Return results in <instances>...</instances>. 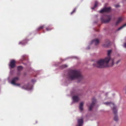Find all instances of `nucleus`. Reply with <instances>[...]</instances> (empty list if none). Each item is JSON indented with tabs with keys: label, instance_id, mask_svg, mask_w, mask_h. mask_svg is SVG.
Returning <instances> with one entry per match:
<instances>
[{
	"label": "nucleus",
	"instance_id": "obj_27",
	"mask_svg": "<svg viewBox=\"0 0 126 126\" xmlns=\"http://www.w3.org/2000/svg\"><path fill=\"white\" fill-rule=\"evenodd\" d=\"M115 6L117 8L119 7L120 6L119 5H115Z\"/></svg>",
	"mask_w": 126,
	"mask_h": 126
},
{
	"label": "nucleus",
	"instance_id": "obj_9",
	"mask_svg": "<svg viewBox=\"0 0 126 126\" xmlns=\"http://www.w3.org/2000/svg\"><path fill=\"white\" fill-rule=\"evenodd\" d=\"M111 52V50H109L108 51V58H110V61H111V66H112L114 64V59H110V54Z\"/></svg>",
	"mask_w": 126,
	"mask_h": 126
},
{
	"label": "nucleus",
	"instance_id": "obj_18",
	"mask_svg": "<svg viewBox=\"0 0 126 126\" xmlns=\"http://www.w3.org/2000/svg\"><path fill=\"white\" fill-rule=\"evenodd\" d=\"M126 26V23L124 24L122 26L119 28L117 29V31H118L123 28L124 27Z\"/></svg>",
	"mask_w": 126,
	"mask_h": 126
},
{
	"label": "nucleus",
	"instance_id": "obj_19",
	"mask_svg": "<svg viewBox=\"0 0 126 126\" xmlns=\"http://www.w3.org/2000/svg\"><path fill=\"white\" fill-rule=\"evenodd\" d=\"M67 67V65L66 64L62 65L60 67V68L61 69H63Z\"/></svg>",
	"mask_w": 126,
	"mask_h": 126
},
{
	"label": "nucleus",
	"instance_id": "obj_16",
	"mask_svg": "<svg viewBox=\"0 0 126 126\" xmlns=\"http://www.w3.org/2000/svg\"><path fill=\"white\" fill-rule=\"evenodd\" d=\"M122 20V18L121 17H119L116 23V25H117Z\"/></svg>",
	"mask_w": 126,
	"mask_h": 126
},
{
	"label": "nucleus",
	"instance_id": "obj_14",
	"mask_svg": "<svg viewBox=\"0 0 126 126\" xmlns=\"http://www.w3.org/2000/svg\"><path fill=\"white\" fill-rule=\"evenodd\" d=\"M84 104V102H81L79 105V109L80 111H81L83 110V106Z\"/></svg>",
	"mask_w": 126,
	"mask_h": 126
},
{
	"label": "nucleus",
	"instance_id": "obj_28",
	"mask_svg": "<svg viewBox=\"0 0 126 126\" xmlns=\"http://www.w3.org/2000/svg\"><path fill=\"white\" fill-rule=\"evenodd\" d=\"M120 61V60L118 61L116 63V64H117Z\"/></svg>",
	"mask_w": 126,
	"mask_h": 126
},
{
	"label": "nucleus",
	"instance_id": "obj_33",
	"mask_svg": "<svg viewBox=\"0 0 126 126\" xmlns=\"http://www.w3.org/2000/svg\"><path fill=\"white\" fill-rule=\"evenodd\" d=\"M87 106H88V104H87Z\"/></svg>",
	"mask_w": 126,
	"mask_h": 126
},
{
	"label": "nucleus",
	"instance_id": "obj_7",
	"mask_svg": "<svg viewBox=\"0 0 126 126\" xmlns=\"http://www.w3.org/2000/svg\"><path fill=\"white\" fill-rule=\"evenodd\" d=\"M15 62L14 60H12L10 61V63L9 64V68L10 69L13 68L16 66Z\"/></svg>",
	"mask_w": 126,
	"mask_h": 126
},
{
	"label": "nucleus",
	"instance_id": "obj_22",
	"mask_svg": "<svg viewBox=\"0 0 126 126\" xmlns=\"http://www.w3.org/2000/svg\"><path fill=\"white\" fill-rule=\"evenodd\" d=\"M76 8H75L73 10V11L71 12V14L72 15V14L73 13H74V12H75V11H76Z\"/></svg>",
	"mask_w": 126,
	"mask_h": 126
},
{
	"label": "nucleus",
	"instance_id": "obj_25",
	"mask_svg": "<svg viewBox=\"0 0 126 126\" xmlns=\"http://www.w3.org/2000/svg\"><path fill=\"white\" fill-rule=\"evenodd\" d=\"M36 81V80L34 79H32V83H34V82H35Z\"/></svg>",
	"mask_w": 126,
	"mask_h": 126
},
{
	"label": "nucleus",
	"instance_id": "obj_2",
	"mask_svg": "<svg viewBox=\"0 0 126 126\" xmlns=\"http://www.w3.org/2000/svg\"><path fill=\"white\" fill-rule=\"evenodd\" d=\"M109 61L110 58L106 57L104 59L98 60L97 61L96 64H93V65L99 68H103L108 66L107 63Z\"/></svg>",
	"mask_w": 126,
	"mask_h": 126
},
{
	"label": "nucleus",
	"instance_id": "obj_30",
	"mask_svg": "<svg viewBox=\"0 0 126 126\" xmlns=\"http://www.w3.org/2000/svg\"><path fill=\"white\" fill-rule=\"evenodd\" d=\"M24 58H22V60H24Z\"/></svg>",
	"mask_w": 126,
	"mask_h": 126
},
{
	"label": "nucleus",
	"instance_id": "obj_23",
	"mask_svg": "<svg viewBox=\"0 0 126 126\" xmlns=\"http://www.w3.org/2000/svg\"><path fill=\"white\" fill-rule=\"evenodd\" d=\"M52 28H49L48 27H47L46 28V30L47 31H50Z\"/></svg>",
	"mask_w": 126,
	"mask_h": 126
},
{
	"label": "nucleus",
	"instance_id": "obj_32",
	"mask_svg": "<svg viewBox=\"0 0 126 126\" xmlns=\"http://www.w3.org/2000/svg\"><path fill=\"white\" fill-rule=\"evenodd\" d=\"M96 16H97V15H96Z\"/></svg>",
	"mask_w": 126,
	"mask_h": 126
},
{
	"label": "nucleus",
	"instance_id": "obj_11",
	"mask_svg": "<svg viewBox=\"0 0 126 126\" xmlns=\"http://www.w3.org/2000/svg\"><path fill=\"white\" fill-rule=\"evenodd\" d=\"M78 125L76 126H82L83 123V119L82 118L79 119L78 120Z\"/></svg>",
	"mask_w": 126,
	"mask_h": 126
},
{
	"label": "nucleus",
	"instance_id": "obj_8",
	"mask_svg": "<svg viewBox=\"0 0 126 126\" xmlns=\"http://www.w3.org/2000/svg\"><path fill=\"white\" fill-rule=\"evenodd\" d=\"M111 8L109 7L108 8L105 7L99 11L100 13H103L104 12H108L110 11Z\"/></svg>",
	"mask_w": 126,
	"mask_h": 126
},
{
	"label": "nucleus",
	"instance_id": "obj_1",
	"mask_svg": "<svg viewBox=\"0 0 126 126\" xmlns=\"http://www.w3.org/2000/svg\"><path fill=\"white\" fill-rule=\"evenodd\" d=\"M68 76L69 79L71 80L79 79V82L83 78L79 71L76 70H71L69 73Z\"/></svg>",
	"mask_w": 126,
	"mask_h": 126
},
{
	"label": "nucleus",
	"instance_id": "obj_31",
	"mask_svg": "<svg viewBox=\"0 0 126 126\" xmlns=\"http://www.w3.org/2000/svg\"><path fill=\"white\" fill-rule=\"evenodd\" d=\"M11 71L10 72V73H11Z\"/></svg>",
	"mask_w": 126,
	"mask_h": 126
},
{
	"label": "nucleus",
	"instance_id": "obj_3",
	"mask_svg": "<svg viewBox=\"0 0 126 126\" xmlns=\"http://www.w3.org/2000/svg\"><path fill=\"white\" fill-rule=\"evenodd\" d=\"M104 104L107 105H109L111 107H113V108L112 109V110L113 113L115 115L114 118V120L115 121H117L118 119V116L116 115L117 113V110L116 107L115 106L114 104L111 102H108L104 103Z\"/></svg>",
	"mask_w": 126,
	"mask_h": 126
},
{
	"label": "nucleus",
	"instance_id": "obj_5",
	"mask_svg": "<svg viewBox=\"0 0 126 126\" xmlns=\"http://www.w3.org/2000/svg\"><path fill=\"white\" fill-rule=\"evenodd\" d=\"M104 17L107 18V19L105 20L103 18L101 17V19L102 22L104 23H107L109 22L111 18V16L110 15L107 16H105Z\"/></svg>",
	"mask_w": 126,
	"mask_h": 126
},
{
	"label": "nucleus",
	"instance_id": "obj_24",
	"mask_svg": "<svg viewBox=\"0 0 126 126\" xmlns=\"http://www.w3.org/2000/svg\"><path fill=\"white\" fill-rule=\"evenodd\" d=\"M20 72H19V71H18V72H17V76H19L20 75Z\"/></svg>",
	"mask_w": 126,
	"mask_h": 126
},
{
	"label": "nucleus",
	"instance_id": "obj_20",
	"mask_svg": "<svg viewBox=\"0 0 126 126\" xmlns=\"http://www.w3.org/2000/svg\"><path fill=\"white\" fill-rule=\"evenodd\" d=\"M98 4V2L97 1H95V4L94 5V7H93L91 8V9H94V8L96 7L97 6V5Z\"/></svg>",
	"mask_w": 126,
	"mask_h": 126
},
{
	"label": "nucleus",
	"instance_id": "obj_13",
	"mask_svg": "<svg viewBox=\"0 0 126 126\" xmlns=\"http://www.w3.org/2000/svg\"><path fill=\"white\" fill-rule=\"evenodd\" d=\"M99 40L97 39H96L93 40L92 41V42L90 44H91L93 43L95 45H96L97 44L99 43Z\"/></svg>",
	"mask_w": 126,
	"mask_h": 126
},
{
	"label": "nucleus",
	"instance_id": "obj_4",
	"mask_svg": "<svg viewBox=\"0 0 126 126\" xmlns=\"http://www.w3.org/2000/svg\"><path fill=\"white\" fill-rule=\"evenodd\" d=\"M33 86L30 84H28L27 85H24L21 87V88L27 90L28 91L31 90L32 89Z\"/></svg>",
	"mask_w": 126,
	"mask_h": 126
},
{
	"label": "nucleus",
	"instance_id": "obj_10",
	"mask_svg": "<svg viewBox=\"0 0 126 126\" xmlns=\"http://www.w3.org/2000/svg\"><path fill=\"white\" fill-rule=\"evenodd\" d=\"M96 101V100L94 98H93L92 103L89 107V110H92L93 107L94 105V104L95 103Z\"/></svg>",
	"mask_w": 126,
	"mask_h": 126
},
{
	"label": "nucleus",
	"instance_id": "obj_17",
	"mask_svg": "<svg viewBox=\"0 0 126 126\" xmlns=\"http://www.w3.org/2000/svg\"><path fill=\"white\" fill-rule=\"evenodd\" d=\"M23 68V67L22 66H20L17 67V70L18 71H19L22 69Z\"/></svg>",
	"mask_w": 126,
	"mask_h": 126
},
{
	"label": "nucleus",
	"instance_id": "obj_29",
	"mask_svg": "<svg viewBox=\"0 0 126 126\" xmlns=\"http://www.w3.org/2000/svg\"><path fill=\"white\" fill-rule=\"evenodd\" d=\"M25 56V55H23V56L22 57H24Z\"/></svg>",
	"mask_w": 126,
	"mask_h": 126
},
{
	"label": "nucleus",
	"instance_id": "obj_15",
	"mask_svg": "<svg viewBox=\"0 0 126 126\" xmlns=\"http://www.w3.org/2000/svg\"><path fill=\"white\" fill-rule=\"evenodd\" d=\"M27 40H24L22 42H20L19 43V45H24L26 44L27 43Z\"/></svg>",
	"mask_w": 126,
	"mask_h": 126
},
{
	"label": "nucleus",
	"instance_id": "obj_26",
	"mask_svg": "<svg viewBox=\"0 0 126 126\" xmlns=\"http://www.w3.org/2000/svg\"><path fill=\"white\" fill-rule=\"evenodd\" d=\"M123 46L124 47L126 48V43H125L123 45Z\"/></svg>",
	"mask_w": 126,
	"mask_h": 126
},
{
	"label": "nucleus",
	"instance_id": "obj_21",
	"mask_svg": "<svg viewBox=\"0 0 126 126\" xmlns=\"http://www.w3.org/2000/svg\"><path fill=\"white\" fill-rule=\"evenodd\" d=\"M44 25L40 26L37 29V30H39L42 29L44 27Z\"/></svg>",
	"mask_w": 126,
	"mask_h": 126
},
{
	"label": "nucleus",
	"instance_id": "obj_6",
	"mask_svg": "<svg viewBox=\"0 0 126 126\" xmlns=\"http://www.w3.org/2000/svg\"><path fill=\"white\" fill-rule=\"evenodd\" d=\"M19 78L18 77H16L13 78L11 82V84L14 85H16L17 86H20V84H16L15 82L17 81L19 79Z\"/></svg>",
	"mask_w": 126,
	"mask_h": 126
},
{
	"label": "nucleus",
	"instance_id": "obj_12",
	"mask_svg": "<svg viewBox=\"0 0 126 126\" xmlns=\"http://www.w3.org/2000/svg\"><path fill=\"white\" fill-rule=\"evenodd\" d=\"M73 101L72 104L74 102H77L79 100V98L77 96H74L72 98Z\"/></svg>",
	"mask_w": 126,
	"mask_h": 126
}]
</instances>
